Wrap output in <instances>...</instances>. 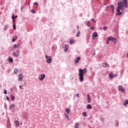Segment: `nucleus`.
Masks as SVG:
<instances>
[{
    "instance_id": "44",
    "label": "nucleus",
    "mask_w": 128,
    "mask_h": 128,
    "mask_svg": "<svg viewBox=\"0 0 128 128\" xmlns=\"http://www.w3.org/2000/svg\"><path fill=\"white\" fill-rule=\"evenodd\" d=\"M7 128H10V124H8V125H7Z\"/></svg>"
},
{
    "instance_id": "52",
    "label": "nucleus",
    "mask_w": 128,
    "mask_h": 128,
    "mask_svg": "<svg viewBox=\"0 0 128 128\" xmlns=\"http://www.w3.org/2000/svg\"><path fill=\"white\" fill-rule=\"evenodd\" d=\"M116 76H118L117 74H116L114 75V78H116Z\"/></svg>"
},
{
    "instance_id": "7",
    "label": "nucleus",
    "mask_w": 128,
    "mask_h": 128,
    "mask_svg": "<svg viewBox=\"0 0 128 128\" xmlns=\"http://www.w3.org/2000/svg\"><path fill=\"white\" fill-rule=\"evenodd\" d=\"M80 56L77 57L74 60V64H78V62H80Z\"/></svg>"
},
{
    "instance_id": "33",
    "label": "nucleus",
    "mask_w": 128,
    "mask_h": 128,
    "mask_svg": "<svg viewBox=\"0 0 128 128\" xmlns=\"http://www.w3.org/2000/svg\"><path fill=\"white\" fill-rule=\"evenodd\" d=\"M82 116H86V112H82Z\"/></svg>"
},
{
    "instance_id": "16",
    "label": "nucleus",
    "mask_w": 128,
    "mask_h": 128,
    "mask_svg": "<svg viewBox=\"0 0 128 128\" xmlns=\"http://www.w3.org/2000/svg\"><path fill=\"white\" fill-rule=\"evenodd\" d=\"M68 50V44H65L64 52H66Z\"/></svg>"
},
{
    "instance_id": "10",
    "label": "nucleus",
    "mask_w": 128,
    "mask_h": 128,
    "mask_svg": "<svg viewBox=\"0 0 128 128\" xmlns=\"http://www.w3.org/2000/svg\"><path fill=\"white\" fill-rule=\"evenodd\" d=\"M109 78L112 79L114 78V76L112 72H110L108 75Z\"/></svg>"
},
{
    "instance_id": "11",
    "label": "nucleus",
    "mask_w": 128,
    "mask_h": 128,
    "mask_svg": "<svg viewBox=\"0 0 128 128\" xmlns=\"http://www.w3.org/2000/svg\"><path fill=\"white\" fill-rule=\"evenodd\" d=\"M23 118H25V120H28V115L26 113H24L23 114Z\"/></svg>"
},
{
    "instance_id": "20",
    "label": "nucleus",
    "mask_w": 128,
    "mask_h": 128,
    "mask_svg": "<svg viewBox=\"0 0 128 128\" xmlns=\"http://www.w3.org/2000/svg\"><path fill=\"white\" fill-rule=\"evenodd\" d=\"M18 18V16L16 15L14 16V14H13L12 16V20H15V18Z\"/></svg>"
},
{
    "instance_id": "56",
    "label": "nucleus",
    "mask_w": 128,
    "mask_h": 128,
    "mask_svg": "<svg viewBox=\"0 0 128 128\" xmlns=\"http://www.w3.org/2000/svg\"><path fill=\"white\" fill-rule=\"evenodd\" d=\"M104 6H106V4H104Z\"/></svg>"
},
{
    "instance_id": "31",
    "label": "nucleus",
    "mask_w": 128,
    "mask_h": 128,
    "mask_svg": "<svg viewBox=\"0 0 128 128\" xmlns=\"http://www.w3.org/2000/svg\"><path fill=\"white\" fill-rule=\"evenodd\" d=\"M90 20H88V23H87V26H90Z\"/></svg>"
},
{
    "instance_id": "36",
    "label": "nucleus",
    "mask_w": 128,
    "mask_h": 128,
    "mask_svg": "<svg viewBox=\"0 0 128 128\" xmlns=\"http://www.w3.org/2000/svg\"><path fill=\"white\" fill-rule=\"evenodd\" d=\"M16 39L14 38H12V42H16Z\"/></svg>"
},
{
    "instance_id": "24",
    "label": "nucleus",
    "mask_w": 128,
    "mask_h": 128,
    "mask_svg": "<svg viewBox=\"0 0 128 128\" xmlns=\"http://www.w3.org/2000/svg\"><path fill=\"white\" fill-rule=\"evenodd\" d=\"M52 50H56V45L52 46Z\"/></svg>"
},
{
    "instance_id": "51",
    "label": "nucleus",
    "mask_w": 128,
    "mask_h": 128,
    "mask_svg": "<svg viewBox=\"0 0 128 128\" xmlns=\"http://www.w3.org/2000/svg\"><path fill=\"white\" fill-rule=\"evenodd\" d=\"M112 12H114V9H112Z\"/></svg>"
},
{
    "instance_id": "59",
    "label": "nucleus",
    "mask_w": 128,
    "mask_h": 128,
    "mask_svg": "<svg viewBox=\"0 0 128 128\" xmlns=\"http://www.w3.org/2000/svg\"><path fill=\"white\" fill-rule=\"evenodd\" d=\"M11 90L12 91V89H11Z\"/></svg>"
},
{
    "instance_id": "43",
    "label": "nucleus",
    "mask_w": 128,
    "mask_h": 128,
    "mask_svg": "<svg viewBox=\"0 0 128 128\" xmlns=\"http://www.w3.org/2000/svg\"><path fill=\"white\" fill-rule=\"evenodd\" d=\"M111 8H112V10L114 9V5H111Z\"/></svg>"
},
{
    "instance_id": "29",
    "label": "nucleus",
    "mask_w": 128,
    "mask_h": 128,
    "mask_svg": "<svg viewBox=\"0 0 128 128\" xmlns=\"http://www.w3.org/2000/svg\"><path fill=\"white\" fill-rule=\"evenodd\" d=\"M15 124H16V126H18L20 124L18 121H15Z\"/></svg>"
},
{
    "instance_id": "42",
    "label": "nucleus",
    "mask_w": 128,
    "mask_h": 128,
    "mask_svg": "<svg viewBox=\"0 0 128 128\" xmlns=\"http://www.w3.org/2000/svg\"><path fill=\"white\" fill-rule=\"evenodd\" d=\"M4 94H8V91L6 90H4Z\"/></svg>"
},
{
    "instance_id": "13",
    "label": "nucleus",
    "mask_w": 128,
    "mask_h": 128,
    "mask_svg": "<svg viewBox=\"0 0 128 128\" xmlns=\"http://www.w3.org/2000/svg\"><path fill=\"white\" fill-rule=\"evenodd\" d=\"M92 36L93 38H96V36H98V32H93Z\"/></svg>"
},
{
    "instance_id": "41",
    "label": "nucleus",
    "mask_w": 128,
    "mask_h": 128,
    "mask_svg": "<svg viewBox=\"0 0 128 128\" xmlns=\"http://www.w3.org/2000/svg\"><path fill=\"white\" fill-rule=\"evenodd\" d=\"M109 42H110V40H108V39L107 38V40L106 41V44H108Z\"/></svg>"
},
{
    "instance_id": "49",
    "label": "nucleus",
    "mask_w": 128,
    "mask_h": 128,
    "mask_svg": "<svg viewBox=\"0 0 128 128\" xmlns=\"http://www.w3.org/2000/svg\"><path fill=\"white\" fill-rule=\"evenodd\" d=\"M19 87H20V88L21 90H22V86H19Z\"/></svg>"
},
{
    "instance_id": "8",
    "label": "nucleus",
    "mask_w": 128,
    "mask_h": 128,
    "mask_svg": "<svg viewBox=\"0 0 128 128\" xmlns=\"http://www.w3.org/2000/svg\"><path fill=\"white\" fill-rule=\"evenodd\" d=\"M102 66L103 68H110V65L106 62H104L102 64Z\"/></svg>"
},
{
    "instance_id": "32",
    "label": "nucleus",
    "mask_w": 128,
    "mask_h": 128,
    "mask_svg": "<svg viewBox=\"0 0 128 128\" xmlns=\"http://www.w3.org/2000/svg\"><path fill=\"white\" fill-rule=\"evenodd\" d=\"M70 44H74V40H70Z\"/></svg>"
},
{
    "instance_id": "1",
    "label": "nucleus",
    "mask_w": 128,
    "mask_h": 128,
    "mask_svg": "<svg viewBox=\"0 0 128 128\" xmlns=\"http://www.w3.org/2000/svg\"><path fill=\"white\" fill-rule=\"evenodd\" d=\"M118 4V8H116V16H122L124 8H128V2L126 0H119Z\"/></svg>"
},
{
    "instance_id": "21",
    "label": "nucleus",
    "mask_w": 128,
    "mask_h": 128,
    "mask_svg": "<svg viewBox=\"0 0 128 128\" xmlns=\"http://www.w3.org/2000/svg\"><path fill=\"white\" fill-rule=\"evenodd\" d=\"M18 72V68H15L14 70V74H17Z\"/></svg>"
},
{
    "instance_id": "26",
    "label": "nucleus",
    "mask_w": 128,
    "mask_h": 128,
    "mask_svg": "<svg viewBox=\"0 0 128 128\" xmlns=\"http://www.w3.org/2000/svg\"><path fill=\"white\" fill-rule=\"evenodd\" d=\"M16 98V97L14 96H13L12 94H11V98H12V100L14 101V98Z\"/></svg>"
},
{
    "instance_id": "37",
    "label": "nucleus",
    "mask_w": 128,
    "mask_h": 128,
    "mask_svg": "<svg viewBox=\"0 0 128 128\" xmlns=\"http://www.w3.org/2000/svg\"><path fill=\"white\" fill-rule=\"evenodd\" d=\"M65 117L66 118H67V120H68V116L66 114H65Z\"/></svg>"
},
{
    "instance_id": "53",
    "label": "nucleus",
    "mask_w": 128,
    "mask_h": 128,
    "mask_svg": "<svg viewBox=\"0 0 128 128\" xmlns=\"http://www.w3.org/2000/svg\"><path fill=\"white\" fill-rule=\"evenodd\" d=\"M93 56H96V53H95V52H94L93 53Z\"/></svg>"
},
{
    "instance_id": "39",
    "label": "nucleus",
    "mask_w": 128,
    "mask_h": 128,
    "mask_svg": "<svg viewBox=\"0 0 128 128\" xmlns=\"http://www.w3.org/2000/svg\"><path fill=\"white\" fill-rule=\"evenodd\" d=\"M6 99L7 100H8V102H10V98H8V96H6Z\"/></svg>"
},
{
    "instance_id": "47",
    "label": "nucleus",
    "mask_w": 128,
    "mask_h": 128,
    "mask_svg": "<svg viewBox=\"0 0 128 128\" xmlns=\"http://www.w3.org/2000/svg\"><path fill=\"white\" fill-rule=\"evenodd\" d=\"M90 28L92 30H94V27H90Z\"/></svg>"
},
{
    "instance_id": "5",
    "label": "nucleus",
    "mask_w": 128,
    "mask_h": 128,
    "mask_svg": "<svg viewBox=\"0 0 128 128\" xmlns=\"http://www.w3.org/2000/svg\"><path fill=\"white\" fill-rule=\"evenodd\" d=\"M46 78V74H40L38 76V78L40 80L42 81L44 79Z\"/></svg>"
},
{
    "instance_id": "22",
    "label": "nucleus",
    "mask_w": 128,
    "mask_h": 128,
    "mask_svg": "<svg viewBox=\"0 0 128 128\" xmlns=\"http://www.w3.org/2000/svg\"><path fill=\"white\" fill-rule=\"evenodd\" d=\"M112 42H114V44H116V38L113 37V38L112 39Z\"/></svg>"
},
{
    "instance_id": "27",
    "label": "nucleus",
    "mask_w": 128,
    "mask_h": 128,
    "mask_svg": "<svg viewBox=\"0 0 128 128\" xmlns=\"http://www.w3.org/2000/svg\"><path fill=\"white\" fill-rule=\"evenodd\" d=\"M80 30H78L76 36L77 37H78V36H80Z\"/></svg>"
},
{
    "instance_id": "46",
    "label": "nucleus",
    "mask_w": 128,
    "mask_h": 128,
    "mask_svg": "<svg viewBox=\"0 0 128 128\" xmlns=\"http://www.w3.org/2000/svg\"><path fill=\"white\" fill-rule=\"evenodd\" d=\"M91 21L94 22H96V20H94V18L91 19Z\"/></svg>"
},
{
    "instance_id": "34",
    "label": "nucleus",
    "mask_w": 128,
    "mask_h": 128,
    "mask_svg": "<svg viewBox=\"0 0 128 128\" xmlns=\"http://www.w3.org/2000/svg\"><path fill=\"white\" fill-rule=\"evenodd\" d=\"M12 26H13L14 30H16V24H13Z\"/></svg>"
},
{
    "instance_id": "18",
    "label": "nucleus",
    "mask_w": 128,
    "mask_h": 128,
    "mask_svg": "<svg viewBox=\"0 0 128 128\" xmlns=\"http://www.w3.org/2000/svg\"><path fill=\"white\" fill-rule=\"evenodd\" d=\"M86 108L88 110H90L92 108V105L88 104L86 106Z\"/></svg>"
},
{
    "instance_id": "23",
    "label": "nucleus",
    "mask_w": 128,
    "mask_h": 128,
    "mask_svg": "<svg viewBox=\"0 0 128 128\" xmlns=\"http://www.w3.org/2000/svg\"><path fill=\"white\" fill-rule=\"evenodd\" d=\"M128 100H125V102L124 103V106H128Z\"/></svg>"
},
{
    "instance_id": "54",
    "label": "nucleus",
    "mask_w": 128,
    "mask_h": 128,
    "mask_svg": "<svg viewBox=\"0 0 128 128\" xmlns=\"http://www.w3.org/2000/svg\"><path fill=\"white\" fill-rule=\"evenodd\" d=\"M108 6H107L106 8V10H108Z\"/></svg>"
},
{
    "instance_id": "30",
    "label": "nucleus",
    "mask_w": 128,
    "mask_h": 128,
    "mask_svg": "<svg viewBox=\"0 0 128 128\" xmlns=\"http://www.w3.org/2000/svg\"><path fill=\"white\" fill-rule=\"evenodd\" d=\"M108 26H104L103 27V30H108Z\"/></svg>"
},
{
    "instance_id": "17",
    "label": "nucleus",
    "mask_w": 128,
    "mask_h": 128,
    "mask_svg": "<svg viewBox=\"0 0 128 128\" xmlns=\"http://www.w3.org/2000/svg\"><path fill=\"white\" fill-rule=\"evenodd\" d=\"M65 110L68 114H70V108H66Z\"/></svg>"
},
{
    "instance_id": "48",
    "label": "nucleus",
    "mask_w": 128,
    "mask_h": 128,
    "mask_svg": "<svg viewBox=\"0 0 128 128\" xmlns=\"http://www.w3.org/2000/svg\"><path fill=\"white\" fill-rule=\"evenodd\" d=\"M76 96L77 98H80V94H76Z\"/></svg>"
},
{
    "instance_id": "2",
    "label": "nucleus",
    "mask_w": 128,
    "mask_h": 128,
    "mask_svg": "<svg viewBox=\"0 0 128 128\" xmlns=\"http://www.w3.org/2000/svg\"><path fill=\"white\" fill-rule=\"evenodd\" d=\"M79 74H78V78L80 82H84V76L85 74H86V68H84L83 70L82 68H79Z\"/></svg>"
},
{
    "instance_id": "45",
    "label": "nucleus",
    "mask_w": 128,
    "mask_h": 128,
    "mask_svg": "<svg viewBox=\"0 0 128 128\" xmlns=\"http://www.w3.org/2000/svg\"><path fill=\"white\" fill-rule=\"evenodd\" d=\"M34 6H38V2H34Z\"/></svg>"
},
{
    "instance_id": "57",
    "label": "nucleus",
    "mask_w": 128,
    "mask_h": 128,
    "mask_svg": "<svg viewBox=\"0 0 128 128\" xmlns=\"http://www.w3.org/2000/svg\"><path fill=\"white\" fill-rule=\"evenodd\" d=\"M117 124H118V123H117Z\"/></svg>"
},
{
    "instance_id": "38",
    "label": "nucleus",
    "mask_w": 128,
    "mask_h": 128,
    "mask_svg": "<svg viewBox=\"0 0 128 128\" xmlns=\"http://www.w3.org/2000/svg\"><path fill=\"white\" fill-rule=\"evenodd\" d=\"M75 128H78V124H76L74 126Z\"/></svg>"
},
{
    "instance_id": "15",
    "label": "nucleus",
    "mask_w": 128,
    "mask_h": 128,
    "mask_svg": "<svg viewBox=\"0 0 128 128\" xmlns=\"http://www.w3.org/2000/svg\"><path fill=\"white\" fill-rule=\"evenodd\" d=\"M87 98H88V102H91L90 97V94H87Z\"/></svg>"
},
{
    "instance_id": "50",
    "label": "nucleus",
    "mask_w": 128,
    "mask_h": 128,
    "mask_svg": "<svg viewBox=\"0 0 128 128\" xmlns=\"http://www.w3.org/2000/svg\"><path fill=\"white\" fill-rule=\"evenodd\" d=\"M76 28H77V30H78V28H80V26H76Z\"/></svg>"
},
{
    "instance_id": "25",
    "label": "nucleus",
    "mask_w": 128,
    "mask_h": 128,
    "mask_svg": "<svg viewBox=\"0 0 128 128\" xmlns=\"http://www.w3.org/2000/svg\"><path fill=\"white\" fill-rule=\"evenodd\" d=\"M114 38V37L112 36H110V37H108L107 38V39L108 40H112V39Z\"/></svg>"
},
{
    "instance_id": "9",
    "label": "nucleus",
    "mask_w": 128,
    "mask_h": 128,
    "mask_svg": "<svg viewBox=\"0 0 128 128\" xmlns=\"http://www.w3.org/2000/svg\"><path fill=\"white\" fill-rule=\"evenodd\" d=\"M119 88V90H121V92H124L126 89L122 88V86H118Z\"/></svg>"
},
{
    "instance_id": "12",
    "label": "nucleus",
    "mask_w": 128,
    "mask_h": 128,
    "mask_svg": "<svg viewBox=\"0 0 128 128\" xmlns=\"http://www.w3.org/2000/svg\"><path fill=\"white\" fill-rule=\"evenodd\" d=\"M20 43L14 45V48H20Z\"/></svg>"
},
{
    "instance_id": "4",
    "label": "nucleus",
    "mask_w": 128,
    "mask_h": 128,
    "mask_svg": "<svg viewBox=\"0 0 128 128\" xmlns=\"http://www.w3.org/2000/svg\"><path fill=\"white\" fill-rule=\"evenodd\" d=\"M13 56L15 58H19L20 57V50H18L16 52H13L12 53Z\"/></svg>"
},
{
    "instance_id": "28",
    "label": "nucleus",
    "mask_w": 128,
    "mask_h": 128,
    "mask_svg": "<svg viewBox=\"0 0 128 128\" xmlns=\"http://www.w3.org/2000/svg\"><path fill=\"white\" fill-rule=\"evenodd\" d=\"M8 25H5L4 26V30H8Z\"/></svg>"
},
{
    "instance_id": "35",
    "label": "nucleus",
    "mask_w": 128,
    "mask_h": 128,
    "mask_svg": "<svg viewBox=\"0 0 128 128\" xmlns=\"http://www.w3.org/2000/svg\"><path fill=\"white\" fill-rule=\"evenodd\" d=\"M21 12H24V6H22L20 8Z\"/></svg>"
},
{
    "instance_id": "6",
    "label": "nucleus",
    "mask_w": 128,
    "mask_h": 128,
    "mask_svg": "<svg viewBox=\"0 0 128 128\" xmlns=\"http://www.w3.org/2000/svg\"><path fill=\"white\" fill-rule=\"evenodd\" d=\"M22 80H24V76L22 74H20L18 76V82H22Z\"/></svg>"
},
{
    "instance_id": "19",
    "label": "nucleus",
    "mask_w": 128,
    "mask_h": 128,
    "mask_svg": "<svg viewBox=\"0 0 128 128\" xmlns=\"http://www.w3.org/2000/svg\"><path fill=\"white\" fill-rule=\"evenodd\" d=\"M14 106H16L14 104H12L10 106L9 108L10 110H12V108H14Z\"/></svg>"
},
{
    "instance_id": "55",
    "label": "nucleus",
    "mask_w": 128,
    "mask_h": 128,
    "mask_svg": "<svg viewBox=\"0 0 128 128\" xmlns=\"http://www.w3.org/2000/svg\"><path fill=\"white\" fill-rule=\"evenodd\" d=\"M101 120H104V118H101Z\"/></svg>"
},
{
    "instance_id": "3",
    "label": "nucleus",
    "mask_w": 128,
    "mask_h": 128,
    "mask_svg": "<svg viewBox=\"0 0 128 128\" xmlns=\"http://www.w3.org/2000/svg\"><path fill=\"white\" fill-rule=\"evenodd\" d=\"M45 58L47 64H52V56H48V55L46 54Z\"/></svg>"
},
{
    "instance_id": "58",
    "label": "nucleus",
    "mask_w": 128,
    "mask_h": 128,
    "mask_svg": "<svg viewBox=\"0 0 128 128\" xmlns=\"http://www.w3.org/2000/svg\"><path fill=\"white\" fill-rule=\"evenodd\" d=\"M16 38H18V37L16 36Z\"/></svg>"
},
{
    "instance_id": "14",
    "label": "nucleus",
    "mask_w": 128,
    "mask_h": 128,
    "mask_svg": "<svg viewBox=\"0 0 128 128\" xmlns=\"http://www.w3.org/2000/svg\"><path fill=\"white\" fill-rule=\"evenodd\" d=\"M8 60L9 62H14V59L10 58V56H8Z\"/></svg>"
},
{
    "instance_id": "40",
    "label": "nucleus",
    "mask_w": 128,
    "mask_h": 128,
    "mask_svg": "<svg viewBox=\"0 0 128 128\" xmlns=\"http://www.w3.org/2000/svg\"><path fill=\"white\" fill-rule=\"evenodd\" d=\"M31 12H32V14H36V11L34 10H32Z\"/></svg>"
}]
</instances>
